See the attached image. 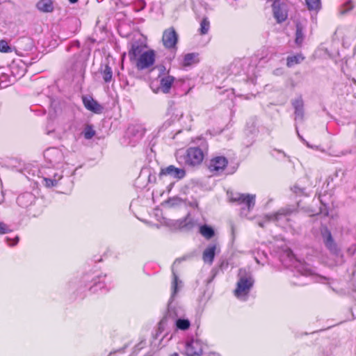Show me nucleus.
<instances>
[{
  "label": "nucleus",
  "instance_id": "f257e3e1",
  "mask_svg": "<svg viewBox=\"0 0 356 356\" xmlns=\"http://www.w3.org/2000/svg\"><path fill=\"white\" fill-rule=\"evenodd\" d=\"M129 55L131 59L135 61L138 70L149 69L155 63V51L152 49L143 51L142 47L139 45H133Z\"/></svg>",
  "mask_w": 356,
  "mask_h": 356
},
{
  "label": "nucleus",
  "instance_id": "f03ea898",
  "mask_svg": "<svg viewBox=\"0 0 356 356\" xmlns=\"http://www.w3.org/2000/svg\"><path fill=\"white\" fill-rule=\"evenodd\" d=\"M159 73L156 79L150 83V88L154 93L168 94L175 82V77L170 74L164 66L158 67Z\"/></svg>",
  "mask_w": 356,
  "mask_h": 356
},
{
  "label": "nucleus",
  "instance_id": "7ed1b4c3",
  "mask_svg": "<svg viewBox=\"0 0 356 356\" xmlns=\"http://www.w3.org/2000/svg\"><path fill=\"white\" fill-rule=\"evenodd\" d=\"M239 279L236 283V287L234 291V296L238 298H243L248 296L254 284L252 276L244 268L238 270Z\"/></svg>",
  "mask_w": 356,
  "mask_h": 356
},
{
  "label": "nucleus",
  "instance_id": "20e7f679",
  "mask_svg": "<svg viewBox=\"0 0 356 356\" xmlns=\"http://www.w3.org/2000/svg\"><path fill=\"white\" fill-rule=\"evenodd\" d=\"M181 157L186 165L195 167L202 163L204 154L200 147H191L186 150L185 154Z\"/></svg>",
  "mask_w": 356,
  "mask_h": 356
},
{
  "label": "nucleus",
  "instance_id": "39448f33",
  "mask_svg": "<svg viewBox=\"0 0 356 356\" xmlns=\"http://www.w3.org/2000/svg\"><path fill=\"white\" fill-rule=\"evenodd\" d=\"M227 195L229 202L240 205L243 204L249 211L252 210L255 205L256 195L254 194L229 192Z\"/></svg>",
  "mask_w": 356,
  "mask_h": 356
},
{
  "label": "nucleus",
  "instance_id": "423d86ee",
  "mask_svg": "<svg viewBox=\"0 0 356 356\" xmlns=\"http://www.w3.org/2000/svg\"><path fill=\"white\" fill-rule=\"evenodd\" d=\"M273 17L278 24L282 23L288 17L286 5L281 0H274L272 4Z\"/></svg>",
  "mask_w": 356,
  "mask_h": 356
},
{
  "label": "nucleus",
  "instance_id": "0eeeda50",
  "mask_svg": "<svg viewBox=\"0 0 356 356\" xmlns=\"http://www.w3.org/2000/svg\"><path fill=\"white\" fill-rule=\"evenodd\" d=\"M186 356H200L203 353V343L199 339H192L186 343Z\"/></svg>",
  "mask_w": 356,
  "mask_h": 356
},
{
  "label": "nucleus",
  "instance_id": "6e6552de",
  "mask_svg": "<svg viewBox=\"0 0 356 356\" xmlns=\"http://www.w3.org/2000/svg\"><path fill=\"white\" fill-rule=\"evenodd\" d=\"M178 40V35L174 28H169L163 31L162 41L163 45L171 49L175 47Z\"/></svg>",
  "mask_w": 356,
  "mask_h": 356
},
{
  "label": "nucleus",
  "instance_id": "1a4fd4ad",
  "mask_svg": "<svg viewBox=\"0 0 356 356\" xmlns=\"http://www.w3.org/2000/svg\"><path fill=\"white\" fill-rule=\"evenodd\" d=\"M227 165L228 161L225 156H216L210 160L209 170L212 172H222Z\"/></svg>",
  "mask_w": 356,
  "mask_h": 356
},
{
  "label": "nucleus",
  "instance_id": "9d476101",
  "mask_svg": "<svg viewBox=\"0 0 356 356\" xmlns=\"http://www.w3.org/2000/svg\"><path fill=\"white\" fill-rule=\"evenodd\" d=\"M82 102L84 107L96 114H100L104 110V107L91 96H83Z\"/></svg>",
  "mask_w": 356,
  "mask_h": 356
},
{
  "label": "nucleus",
  "instance_id": "9b49d317",
  "mask_svg": "<svg viewBox=\"0 0 356 356\" xmlns=\"http://www.w3.org/2000/svg\"><path fill=\"white\" fill-rule=\"evenodd\" d=\"M171 175L177 179H181L186 176V171L182 168H178L170 165L165 168H162L159 172V176Z\"/></svg>",
  "mask_w": 356,
  "mask_h": 356
},
{
  "label": "nucleus",
  "instance_id": "f8f14e48",
  "mask_svg": "<svg viewBox=\"0 0 356 356\" xmlns=\"http://www.w3.org/2000/svg\"><path fill=\"white\" fill-rule=\"evenodd\" d=\"M292 105L294 108V114L296 118L302 119L304 117V102L301 97L294 99L292 102Z\"/></svg>",
  "mask_w": 356,
  "mask_h": 356
},
{
  "label": "nucleus",
  "instance_id": "ddd939ff",
  "mask_svg": "<svg viewBox=\"0 0 356 356\" xmlns=\"http://www.w3.org/2000/svg\"><path fill=\"white\" fill-rule=\"evenodd\" d=\"M323 241L326 248L330 250H335L337 245L332 238L330 231L325 228L324 232L322 233Z\"/></svg>",
  "mask_w": 356,
  "mask_h": 356
},
{
  "label": "nucleus",
  "instance_id": "4468645a",
  "mask_svg": "<svg viewBox=\"0 0 356 356\" xmlns=\"http://www.w3.org/2000/svg\"><path fill=\"white\" fill-rule=\"evenodd\" d=\"M36 8L42 13H51L54 11V2L52 0H40Z\"/></svg>",
  "mask_w": 356,
  "mask_h": 356
},
{
  "label": "nucleus",
  "instance_id": "2eb2a0df",
  "mask_svg": "<svg viewBox=\"0 0 356 356\" xmlns=\"http://www.w3.org/2000/svg\"><path fill=\"white\" fill-rule=\"evenodd\" d=\"M216 245H209L203 252L202 259L204 262L211 264L215 257Z\"/></svg>",
  "mask_w": 356,
  "mask_h": 356
},
{
  "label": "nucleus",
  "instance_id": "dca6fc26",
  "mask_svg": "<svg viewBox=\"0 0 356 356\" xmlns=\"http://www.w3.org/2000/svg\"><path fill=\"white\" fill-rule=\"evenodd\" d=\"M305 59V57L300 53L296 55L289 56L286 58V66L288 67H292L301 63Z\"/></svg>",
  "mask_w": 356,
  "mask_h": 356
},
{
  "label": "nucleus",
  "instance_id": "f3484780",
  "mask_svg": "<svg viewBox=\"0 0 356 356\" xmlns=\"http://www.w3.org/2000/svg\"><path fill=\"white\" fill-rule=\"evenodd\" d=\"M199 62L198 54L191 53L184 56L183 60L184 66H190Z\"/></svg>",
  "mask_w": 356,
  "mask_h": 356
},
{
  "label": "nucleus",
  "instance_id": "a211bd4d",
  "mask_svg": "<svg viewBox=\"0 0 356 356\" xmlns=\"http://www.w3.org/2000/svg\"><path fill=\"white\" fill-rule=\"evenodd\" d=\"M296 28L295 42L298 46L300 47L304 40L303 27L300 22H298L296 25Z\"/></svg>",
  "mask_w": 356,
  "mask_h": 356
},
{
  "label": "nucleus",
  "instance_id": "6ab92c4d",
  "mask_svg": "<svg viewBox=\"0 0 356 356\" xmlns=\"http://www.w3.org/2000/svg\"><path fill=\"white\" fill-rule=\"evenodd\" d=\"M200 233L207 239H210L215 235L213 229L207 225L200 227Z\"/></svg>",
  "mask_w": 356,
  "mask_h": 356
},
{
  "label": "nucleus",
  "instance_id": "aec40b11",
  "mask_svg": "<svg viewBox=\"0 0 356 356\" xmlns=\"http://www.w3.org/2000/svg\"><path fill=\"white\" fill-rule=\"evenodd\" d=\"M103 79L106 83H109L113 78V72L111 67L108 65H106L104 69L102 72Z\"/></svg>",
  "mask_w": 356,
  "mask_h": 356
},
{
  "label": "nucleus",
  "instance_id": "412c9836",
  "mask_svg": "<svg viewBox=\"0 0 356 356\" xmlns=\"http://www.w3.org/2000/svg\"><path fill=\"white\" fill-rule=\"evenodd\" d=\"M305 2L309 10H318L321 7V0H305Z\"/></svg>",
  "mask_w": 356,
  "mask_h": 356
},
{
  "label": "nucleus",
  "instance_id": "4be33fe9",
  "mask_svg": "<svg viewBox=\"0 0 356 356\" xmlns=\"http://www.w3.org/2000/svg\"><path fill=\"white\" fill-rule=\"evenodd\" d=\"M210 29V22L207 17L202 19L200 22V33L201 35H206L208 33Z\"/></svg>",
  "mask_w": 356,
  "mask_h": 356
},
{
  "label": "nucleus",
  "instance_id": "5701e85b",
  "mask_svg": "<svg viewBox=\"0 0 356 356\" xmlns=\"http://www.w3.org/2000/svg\"><path fill=\"white\" fill-rule=\"evenodd\" d=\"M191 323L188 319L179 318L176 321V326L181 330H186L190 327Z\"/></svg>",
  "mask_w": 356,
  "mask_h": 356
},
{
  "label": "nucleus",
  "instance_id": "b1692460",
  "mask_svg": "<svg viewBox=\"0 0 356 356\" xmlns=\"http://www.w3.org/2000/svg\"><path fill=\"white\" fill-rule=\"evenodd\" d=\"M95 135V131L91 125H88L84 129L83 136L86 139H91Z\"/></svg>",
  "mask_w": 356,
  "mask_h": 356
},
{
  "label": "nucleus",
  "instance_id": "393cba45",
  "mask_svg": "<svg viewBox=\"0 0 356 356\" xmlns=\"http://www.w3.org/2000/svg\"><path fill=\"white\" fill-rule=\"evenodd\" d=\"M0 52L2 53H10L12 52V48L9 46L7 41L5 40H0Z\"/></svg>",
  "mask_w": 356,
  "mask_h": 356
},
{
  "label": "nucleus",
  "instance_id": "a878e982",
  "mask_svg": "<svg viewBox=\"0 0 356 356\" xmlns=\"http://www.w3.org/2000/svg\"><path fill=\"white\" fill-rule=\"evenodd\" d=\"M288 212L287 211H280L275 213H274L272 217H271V219L273 220H275V221H278L281 219V217L283 216H286L287 215Z\"/></svg>",
  "mask_w": 356,
  "mask_h": 356
},
{
  "label": "nucleus",
  "instance_id": "bb28decb",
  "mask_svg": "<svg viewBox=\"0 0 356 356\" xmlns=\"http://www.w3.org/2000/svg\"><path fill=\"white\" fill-rule=\"evenodd\" d=\"M343 7H344V10H343L341 12L342 13H345L348 12V10H352L354 7V3L351 0L348 1L346 3H344Z\"/></svg>",
  "mask_w": 356,
  "mask_h": 356
},
{
  "label": "nucleus",
  "instance_id": "cd10ccee",
  "mask_svg": "<svg viewBox=\"0 0 356 356\" xmlns=\"http://www.w3.org/2000/svg\"><path fill=\"white\" fill-rule=\"evenodd\" d=\"M10 230L8 225L3 222H0V234H3L9 232Z\"/></svg>",
  "mask_w": 356,
  "mask_h": 356
},
{
  "label": "nucleus",
  "instance_id": "c85d7f7f",
  "mask_svg": "<svg viewBox=\"0 0 356 356\" xmlns=\"http://www.w3.org/2000/svg\"><path fill=\"white\" fill-rule=\"evenodd\" d=\"M177 284H178V277L177 276V275L173 273V280H172V286L174 289V293H177Z\"/></svg>",
  "mask_w": 356,
  "mask_h": 356
},
{
  "label": "nucleus",
  "instance_id": "c756f323",
  "mask_svg": "<svg viewBox=\"0 0 356 356\" xmlns=\"http://www.w3.org/2000/svg\"><path fill=\"white\" fill-rule=\"evenodd\" d=\"M44 184L48 187H52L56 185V181L49 179V178H44Z\"/></svg>",
  "mask_w": 356,
  "mask_h": 356
},
{
  "label": "nucleus",
  "instance_id": "7c9ffc66",
  "mask_svg": "<svg viewBox=\"0 0 356 356\" xmlns=\"http://www.w3.org/2000/svg\"><path fill=\"white\" fill-rule=\"evenodd\" d=\"M6 240L8 241V245H10V246H13V245H15L16 244L18 243L19 242V238L18 236H16L13 239H10L8 237L6 238Z\"/></svg>",
  "mask_w": 356,
  "mask_h": 356
},
{
  "label": "nucleus",
  "instance_id": "2f4dec72",
  "mask_svg": "<svg viewBox=\"0 0 356 356\" xmlns=\"http://www.w3.org/2000/svg\"><path fill=\"white\" fill-rule=\"evenodd\" d=\"M69 1L71 3H75L78 1V0H69Z\"/></svg>",
  "mask_w": 356,
  "mask_h": 356
},
{
  "label": "nucleus",
  "instance_id": "473e14b6",
  "mask_svg": "<svg viewBox=\"0 0 356 356\" xmlns=\"http://www.w3.org/2000/svg\"><path fill=\"white\" fill-rule=\"evenodd\" d=\"M170 356H179V354L177 353H174L171 354Z\"/></svg>",
  "mask_w": 356,
  "mask_h": 356
},
{
  "label": "nucleus",
  "instance_id": "72a5a7b5",
  "mask_svg": "<svg viewBox=\"0 0 356 356\" xmlns=\"http://www.w3.org/2000/svg\"><path fill=\"white\" fill-rule=\"evenodd\" d=\"M209 356H218V355H216L215 354H211Z\"/></svg>",
  "mask_w": 356,
  "mask_h": 356
}]
</instances>
